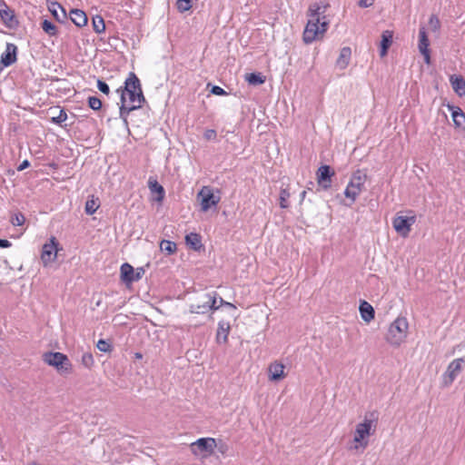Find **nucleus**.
I'll list each match as a JSON object with an SVG mask.
<instances>
[{
	"label": "nucleus",
	"instance_id": "f257e3e1",
	"mask_svg": "<svg viewBox=\"0 0 465 465\" xmlns=\"http://www.w3.org/2000/svg\"><path fill=\"white\" fill-rule=\"evenodd\" d=\"M329 4L323 2H315L309 5L306 12L307 23L302 32V41L310 45L316 41H322L330 25V21L325 13Z\"/></svg>",
	"mask_w": 465,
	"mask_h": 465
},
{
	"label": "nucleus",
	"instance_id": "f03ea898",
	"mask_svg": "<svg viewBox=\"0 0 465 465\" xmlns=\"http://www.w3.org/2000/svg\"><path fill=\"white\" fill-rule=\"evenodd\" d=\"M120 93V116L126 118L128 114L143 106L145 102L139 78L131 72L124 82V86L117 89Z\"/></svg>",
	"mask_w": 465,
	"mask_h": 465
},
{
	"label": "nucleus",
	"instance_id": "7ed1b4c3",
	"mask_svg": "<svg viewBox=\"0 0 465 465\" xmlns=\"http://www.w3.org/2000/svg\"><path fill=\"white\" fill-rule=\"evenodd\" d=\"M375 431V425L373 420L364 419L363 421L359 422L353 432V438L351 442L350 450L356 452H363L369 445V438Z\"/></svg>",
	"mask_w": 465,
	"mask_h": 465
},
{
	"label": "nucleus",
	"instance_id": "20e7f679",
	"mask_svg": "<svg viewBox=\"0 0 465 465\" xmlns=\"http://www.w3.org/2000/svg\"><path fill=\"white\" fill-rule=\"evenodd\" d=\"M409 330V322L405 317L396 318L390 325L386 336L387 341L393 346H400L405 341Z\"/></svg>",
	"mask_w": 465,
	"mask_h": 465
},
{
	"label": "nucleus",
	"instance_id": "39448f33",
	"mask_svg": "<svg viewBox=\"0 0 465 465\" xmlns=\"http://www.w3.org/2000/svg\"><path fill=\"white\" fill-rule=\"evenodd\" d=\"M43 361L45 364L54 367L61 375L73 373V364L64 353L47 351L43 354Z\"/></svg>",
	"mask_w": 465,
	"mask_h": 465
},
{
	"label": "nucleus",
	"instance_id": "423d86ee",
	"mask_svg": "<svg viewBox=\"0 0 465 465\" xmlns=\"http://www.w3.org/2000/svg\"><path fill=\"white\" fill-rule=\"evenodd\" d=\"M197 200L199 202L201 211L206 213L211 208L216 207L220 203V190H214L209 185H204L198 192Z\"/></svg>",
	"mask_w": 465,
	"mask_h": 465
},
{
	"label": "nucleus",
	"instance_id": "0eeeda50",
	"mask_svg": "<svg viewBox=\"0 0 465 465\" xmlns=\"http://www.w3.org/2000/svg\"><path fill=\"white\" fill-rule=\"evenodd\" d=\"M367 181V174L361 170L355 171L344 191L346 198L350 199L351 203H354L357 197L364 189L365 183Z\"/></svg>",
	"mask_w": 465,
	"mask_h": 465
},
{
	"label": "nucleus",
	"instance_id": "6e6552de",
	"mask_svg": "<svg viewBox=\"0 0 465 465\" xmlns=\"http://www.w3.org/2000/svg\"><path fill=\"white\" fill-rule=\"evenodd\" d=\"M216 447L214 438H200L190 444V450L194 456L206 459L213 454Z\"/></svg>",
	"mask_w": 465,
	"mask_h": 465
},
{
	"label": "nucleus",
	"instance_id": "1a4fd4ad",
	"mask_svg": "<svg viewBox=\"0 0 465 465\" xmlns=\"http://www.w3.org/2000/svg\"><path fill=\"white\" fill-rule=\"evenodd\" d=\"M62 248L59 247V242L54 236H51L48 242H45L41 251V262L44 267L50 266L57 259L59 251Z\"/></svg>",
	"mask_w": 465,
	"mask_h": 465
},
{
	"label": "nucleus",
	"instance_id": "9d476101",
	"mask_svg": "<svg viewBox=\"0 0 465 465\" xmlns=\"http://www.w3.org/2000/svg\"><path fill=\"white\" fill-rule=\"evenodd\" d=\"M464 363L465 360L463 358L454 359L449 363L446 371L442 376V382L444 386L448 387L452 384L457 376L462 371Z\"/></svg>",
	"mask_w": 465,
	"mask_h": 465
},
{
	"label": "nucleus",
	"instance_id": "9b49d317",
	"mask_svg": "<svg viewBox=\"0 0 465 465\" xmlns=\"http://www.w3.org/2000/svg\"><path fill=\"white\" fill-rule=\"evenodd\" d=\"M416 222V216H401L397 215L392 221L394 230L402 237H407L411 230V226Z\"/></svg>",
	"mask_w": 465,
	"mask_h": 465
},
{
	"label": "nucleus",
	"instance_id": "f8f14e48",
	"mask_svg": "<svg viewBox=\"0 0 465 465\" xmlns=\"http://www.w3.org/2000/svg\"><path fill=\"white\" fill-rule=\"evenodd\" d=\"M120 273H121V280L124 283L130 284L134 282H137L140 279H142V277L144 274V270L142 267L134 270L131 264L125 262L121 265Z\"/></svg>",
	"mask_w": 465,
	"mask_h": 465
},
{
	"label": "nucleus",
	"instance_id": "ddd939ff",
	"mask_svg": "<svg viewBox=\"0 0 465 465\" xmlns=\"http://www.w3.org/2000/svg\"><path fill=\"white\" fill-rule=\"evenodd\" d=\"M335 172L330 165H322L316 172V180L318 185L323 189L328 190L331 187L332 177Z\"/></svg>",
	"mask_w": 465,
	"mask_h": 465
},
{
	"label": "nucleus",
	"instance_id": "4468645a",
	"mask_svg": "<svg viewBox=\"0 0 465 465\" xmlns=\"http://www.w3.org/2000/svg\"><path fill=\"white\" fill-rule=\"evenodd\" d=\"M287 376L285 372V365L279 361H274L268 366V377L271 381H279Z\"/></svg>",
	"mask_w": 465,
	"mask_h": 465
},
{
	"label": "nucleus",
	"instance_id": "2eb2a0df",
	"mask_svg": "<svg viewBox=\"0 0 465 465\" xmlns=\"http://www.w3.org/2000/svg\"><path fill=\"white\" fill-rule=\"evenodd\" d=\"M0 17L3 23L9 28H13L18 24L14 11L6 5L4 0H0Z\"/></svg>",
	"mask_w": 465,
	"mask_h": 465
},
{
	"label": "nucleus",
	"instance_id": "dca6fc26",
	"mask_svg": "<svg viewBox=\"0 0 465 465\" xmlns=\"http://www.w3.org/2000/svg\"><path fill=\"white\" fill-rule=\"evenodd\" d=\"M430 41L428 39L426 31L424 27H421L419 31V50L420 54L424 57V61L427 64H430Z\"/></svg>",
	"mask_w": 465,
	"mask_h": 465
},
{
	"label": "nucleus",
	"instance_id": "f3484780",
	"mask_svg": "<svg viewBox=\"0 0 465 465\" xmlns=\"http://www.w3.org/2000/svg\"><path fill=\"white\" fill-rule=\"evenodd\" d=\"M231 331V324L228 321H220L216 331L215 340L219 344H225Z\"/></svg>",
	"mask_w": 465,
	"mask_h": 465
},
{
	"label": "nucleus",
	"instance_id": "a211bd4d",
	"mask_svg": "<svg viewBox=\"0 0 465 465\" xmlns=\"http://www.w3.org/2000/svg\"><path fill=\"white\" fill-rule=\"evenodd\" d=\"M17 47L14 44H7L5 52L1 55V62L5 66H9L16 61Z\"/></svg>",
	"mask_w": 465,
	"mask_h": 465
},
{
	"label": "nucleus",
	"instance_id": "6ab92c4d",
	"mask_svg": "<svg viewBox=\"0 0 465 465\" xmlns=\"http://www.w3.org/2000/svg\"><path fill=\"white\" fill-rule=\"evenodd\" d=\"M393 41V31L385 30L381 35L380 55L384 57L388 54V50L391 47Z\"/></svg>",
	"mask_w": 465,
	"mask_h": 465
},
{
	"label": "nucleus",
	"instance_id": "aec40b11",
	"mask_svg": "<svg viewBox=\"0 0 465 465\" xmlns=\"http://www.w3.org/2000/svg\"><path fill=\"white\" fill-rule=\"evenodd\" d=\"M454 92L460 97H465V80L461 75L452 74L450 77Z\"/></svg>",
	"mask_w": 465,
	"mask_h": 465
},
{
	"label": "nucleus",
	"instance_id": "412c9836",
	"mask_svg": "<svg viewBox=\"0 0 465 465\" xmlns=\"http://www.w3.org/2000/svg\"><path fill=\"white\" fill-rule=\"evenodd\" d=\"M359 310H360L361 317L364 322H370L374 319V317H375L374 309H373L372 305L371 303H369L368 302L361 301L360 303Z\"/></svg>",
	"mask_w": 465,
	"mask_h": 465
},
{
	"label": "nucleus",
	"instance_id": "4be33fe9",
	"mask_svg": "<svg viewBox=\"0 0 465 465\" xmlns=\"http://www.w3.org/2000/svg\"><path fill=\"white\" fill-rule=\"evenodd\" d=\"M148 186L151 193L156 194V197L153 198V200L158 203H162L165 194L163 187L155 179L152 178L148 181Z\"/></svg>",
	"mask_w": 465,
	"mask_h": 465
},
{
	"label": "nucleus",
	"instance_id": "5701e85b",
	"mask_svg": "<svg viewBox=\"0 0 465 465\" xmlns=\"http://www.w3.org/2000/svg\"><path fill=\"white\" fill-rule=\"evenodd\" d=\"M351 56V49L349 46L342 47L340 51L339 57L336 60V65L340 69H345L350 63Z\"/></svg>",
	"mask_w": 465,
	"mask_h": 465
},
{
	"label": "nucleus",
	"instance_id": "b1692460",
	"mask_svg": "<svg viewBox=\"0 0 465 465\" xmlns=\"http://www.w3.org/2000/svg\"><path fill=\"white\" fill-rule=\"evenodd\" d=\"M70 19L78 27L86 25L88 21L86 14L80 9L71 10Z\"/></svg>",
	"mask_w": 465,
	"mask_h": 465
},
{
	"label": "nucleus",
	"instance_id": "393cba45",
	"mask_svg": "<svg viewBox=\"0 0 465 465\" xmlns=\"http://www.w3.org/2000/svg\"><path fill=\"white\" fill-rule=\"evenodd\" d=\"M454 126L465 131V114L460 107H455L451 113Z\"/></svg>",
	"mask_w": 465,
	"mask_h": 465
},
{
	"label": "nucleus",
	"instance_id": "a878e982",
	"mask_svg": "<svg viewBox=\"0 0 465 465\" xmlns=\"http://www.w3.org/2000/svg\"><path fill=\"white\" fill-rule=\"evenodd\" d=\"M245 81L251 85H261L265 83L266 77L262 73H249L244 75Z\"/></svg>",
	"mask_w": 465,
	"mask_h": 465
},
{
	"label": "nucleus",
	"instance_id": "bb28decb",
	"mask_svg": "<svg viewBox=\"0 0 465 465\" xmlns=\"http://www.w3.org/2000/svg\"><path fill=\"white\" fill-rule=\"evenodd\" d=\"M186 243L193 250L197 251L202 247L201 236L198 233L191 232L185 236Z\"/></svg>",
	"mask_w": 465,
	"mask_h": 465
},
{
	"label": "nucleus",
	"instance_id": "cd10ccee",
	"mask_svg": "<svg viewBox=\"0 0 465 465\" xmlns=\"http://www.w3.org/2000/svg\"><path fill=\"white\" fill-rule=\"evenodd\" d=\"M160 250L168 255L173 254L177 251V245L174 242L163 240L160 242Z\"/></svg>",
	"mask_w": 465,
	"mask_h": 465
},
{
	"label": "nucleus",
	"instance_id": "c85d7f7f",
	"mask_svg": "<svg viewBox=\"0 0 465 465\" xmlns=\"http://www.w3.org/2000/svg\"><path fill=\"white\" fill-rule=\"evenodd\" d=\"M50 12L53 14L54 18L58 21L63 20L65 18V11L64 10L63 6L57 3H53L52 5L49 7Z\"/></svg>",
	"mask_w": 465,
	"mask_h": 465
},
{
	"label": "nucleus",
	"instance_id": "c756f323",
	"mask_svg": "<svg viewBox=\"0 0 465 465\" xmlns=\"http://www.w3.org/2000/svg\"><path fill=\"white\" fill-rule=\"evenodd\" d=\"M41 27L49 36H55L58 34L56 25L49 20H44L41 24Z\"/></svg>",
	"mask_w": 465,
	"mask_h": 465
},
{
	"label": "nucleus",
	"instance_id": "7c9ffc66",
	"mask_svg": "<svg viewBox=\"0 0 465 465\" xmlns=\"http://www.w3.org/2000/svg\"><path fill=\"white\" fill-rule=\"evenodd\" d=\"M92 25L94 31L97 34H102L105 31L104 20L101 15H95L92 18Z\"/></svg>",
	"mask_w": 465,
	"mask_h": 465
},
{
	"label": "nucleus",
	"instance_id": "2f4dec72",
	"mask_svg": "<svg viewBox=\"0 0 465 465\" xmlns=\"http://www.w3.org/2000/svg\"><path fill=\"white\" fill-rule=\"evenodd\" d=\"M291 193L288 188H282L280 191L279 203L282 209H287L290 206L289 199Z\"/></svg>",
	"mask_w": 465,
	"mask_h": 465
},
{
	"label": "nucleus",
	"instance_id": "473e14b6",
	"mask_svg": "<svg viewBox=\"0 0 465 465\" xmlns=\"http://www.w3.org/2000/svg\"><path fill=\"white\" fill-rule=\"evenodd\" d=\"M81 363L87 369H92L94 365V359L91 352H85L82 355Z\"/></svg>",
	"mask_w": 465,
	"mask_h": 465
},
{
	"label": "nucleus",
	"instance_id": "72a5a7b5",
	"mask_svg": "<svg viewBox=\"0 0 465 465\" xmlns=\"http://www.w3.org/2000/svg\"><path fill=\"white\" fill-rule=\"evenodd\" d=\"M99 208V204L97 203V200L92 198V199H88L85 203V212L86 213L88 214H94L97 209Z\"/></svg>",
	"mask_w": 465,
	"mask_h": 465
},
{
	"label": "nucleus",
	"instance_id": "f704fd0d",
	"mask_svg": "<svg viewBox=\"0 0 465 465\" xmlns=\"http://www.w3.org/2000/svg\"><path fill=\"white\" fill-rule=\"evenodd\" d=\"M176 7L182 13L186 12L192 8V0H177Z\"/></svg>",
	"mask_w": 465,
	"mask_h": 465
},
{
	"label": "nucleus",
	"instance_id": "c9c22d12",
	"mask_svg": "<svg viewBox=\"0 0 465 465\" xmlns=\"http://www.w3.org/2000/svg\"><path fill=\"white\" fill-rule=\"evenodd\" d=\"M88 105L94 111H98L102 108V101L96 96H90L88 98Z\"/></svg>",
	"mask_w": 465,
	"mask_h": 465
},
{
	"label": "nucleus",
	"instance_id": "e433bc0d",
	"mask_svg": "<svg viewBox=\"0 0 465 465\" xmlns=\"http://www.w3.org/2000/svg\"><path fill=\"white\" fill-rule=\"evenodd\" d=\"M429 25L432 31H434V32L439 31V29L440 27V23L439 18L435 15H430V17L429 19Z\"/></svg>",
	"mask_w": 465,
	"mask_h": 465
},
{
	"label": "nucleus",
	"instance_id": "4c0bfd02",
	"mask_svg": "<svg viewBox=\"0 0 465 465\" xmlns=\"http://www.w3.org/2000/svg\"><path fill=\"white\" fill-rule=\"evenodd\" d=\"M25 218L22 213H15L11 218V223L15 226H21L25 223Z\"/></svg>",
	"mask_w": 465,
	"mask_h": 465
},
{
	"label": "nucleus",
	"instance_id": "58836bf2",
	"mask_svg": "<svg viewBox=\"0 0 465 465\" xmlns=\"http://www.w3.org/2000/svg\"><path fill=\"white\" fill-rule=\"evenodd\" d=\"M67 119V114L64 110H60L58 115L52 117V122L55 124H62Z\"/></svg>",
	"mask_w": 465,
	"mask_h": 465
},
{
	"label": "nucleus",
	"instance_id": "ea45409f",
	"mask_svg": "<svg viewBox=\"0 0 465 465\" xmlns=\"http://www.w3.org/2000/svg\"><path fill=\"white\" fill-rule=\"evenodd\" d=\"M96 346L99 351L104 352H108L112 351L111 345L104 340H99Z\"/></svg>",
	"mask_w": 465,
	"mask_h": 465
},
{
	"label": "nucleus",
	"instance_id": "a19ab883",
	"mask_svg": "<svg viewBox=\"0 0 465 465\" xmlns=\"http://www.w3.org/2000/svg\"><path fill=\"white\" fill-rule=\"evenodd\" d=\"M97 88L104 94H109L110 93V88L108 84L102 80L97 81Z\"/></svg>",
	"mask_w": 465,
	"mask_h": 465
},
{
	"label": "nucleus",
	"instance_id": "79ce46f5",
	"mask_svg": "<svg viewBox=\"0 0 465 465\" xmlns=\"http://www.w3.org/2000/svg\"><path fill=\"white\" fill-rule=\"evenodd\" d=\"M203 137L208 141L215 140L217 137L216 131L213 129L206 130L203 134Z\"/></svg>",
	"mask_w": 465,
	"mask_h": 465
},
{
	"label": "nucleus",
	"instance_id": "37998d69",
	"mask_svg": "<svg viewBox=\"0 0 465 465\" xmlns=\"http://www.w3.org/2000/svg\"><path fill=\"white\" fill-rule=\"evenodd\" d=\"M220 302L218 303V299L216 295L210 296V308L212 310H218L220 308Z\"/></svg>",
	"mask_w": 465,
	"mask_h": 465
},
{
	"label": "nucleus",
	"instance_id": "c03bdc74",
	"mask_svg": "<svg viewBox=\"0 0 465 465\" xmlns=\"http://www.w3.org/2000/svg\"><path fill=\"white\" fill-rule=\"evenodd\" d=\"M212 93L215 95H225L226 92L220 86H213Z\"/></svg>",
	"mask_w": 465,
	"mask_h": 465
},
{
	"label": "nucleus",
	"instance_id": "a18cd8bd",
	"mask_svg": "<svg viewBox=\"0 0 465 465\" xmlns=\"http://www.w3.org/2000/svg\"><path fill=\"white\" fill-rule=\"evenodd\" d=\"M374 4V0H360L359 1V6L365 8L371 6Z\"/></svg>",
	"mask_w": 465,
	"mask_h": 465
},
{
	"label": "nucleus",
	"instance_id": "49530a36",
	"mask_svg": "<svg viewBox=\"0 0 465 465\" xmlns=\"http://www.w3.org/2000/svg\"><path fill=\"white\" fill-rule=\"evenodd\" d=\"M30 165V163L28 160H25L23 161L20 165L17 167V170L18 171H23L25 170V168H27L28 166Z\"/></svg>",
	"mask_w": 465,
	"mask_h": 465
},
{
	"label": "nucleus",
	"instance_id": "de8ad7c7",
	"mask_svg": "<svg viewBox=\"0 0 465 465\" xmlns=\"http://www.w3.org/2000/svg\"><path fill=\"white\" fill-rule=\"evenodd\" d=\"M12 245V243L5 239H0V247L1 248H9Z\"/></svg>",
	"mask_w": 465,
	"mask_h": 465
},
{
	"label": "nucleus",
	"instance_id": "09e8293b",
	"mask_svg": "<svg viewBox=\"0 0 465 465\" xmlns=\"http://www.w3.org/2000/svg\"><path fill=\"white\" fill-rule=\"evenodd\" d=\"M219 302H220V305H225V306H228L230 308H232V309H236L235 305L231 303V302H224L223 300V298H219Z\"/></svg>",
	"mask_w": 465,
	"mask_h": 465
},
{
	"label": "nucleus",
	"instance_id": "8fccbe9b",
	"mask_svg": "<svg viewBox=\"0 0 465 465\" xmlns=\"http://www.w3.org/2000/svg\"><path fill=\"white\" fill-rule=\"evenodd\" d=\"M228 450V446L224 443L221 444L220 446V452L224 454L226 450Z\"/></svg>",
	"mask_w": 465,
	"mask_h": 465
},
{
	"label": "nucleus",
	"instance_id": "3c124183",
	"mask_svg": "<svg viewBox=\"0 0 465 465\" xmlns=\"http://www.w3.org/2000/svg\"><path fill=\"white\" fill-rule=\"evenodd\" d=\"M305 196H306V191H302L301 193V202H302L304 200Z\"/></svg>",
	"mask_w": 465,
	"mask_h": 465
},
{
	"label": "nucleus",
	"instance_id": "603ef678",
	"mask_svg": "<svg viewBox=\"0 0 465 465\" xmlns=\"http://www.w3.org/2000/svg\"><path fill=\"white\" fill-rule=\"evenodd\" d=\"M135 357H136L137 359H141V358H142V354H141V353H136V354H135Z\"/></svg>",
	"mask_w": 465,
	"mask_h": 465
}]
</instances>
